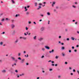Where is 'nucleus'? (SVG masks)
Wrapping results in <instances>:
<instances>
[{
  "label": "nucleus",
  "mask_w": 79,
  "mask_h": 79,
  "mask_svg": "<svg viewBox=\"0 0 79 79\" xmlns=\"http://www.w3.org/2000/svg\"><path fill=\"white\" fill-rule=\"evenodd\" d=\"M10 27L12 29H13L15 27V25L14 24H12L11 25Z\"/></svg>",
  "instance_id": "1"
},
{
  "label": "nucleus",
  "mask_w": 79,
  "mask_h": 79,
  "mask_svg": "<svg viewBox=\"0 0 79 79\" xmlns=\"http://www.w3.org/2000/svg\"><path fill=\"white\" fill-rule=\"evenodd\" d=\"M40 30L41 31H44L45 30V27H42L41 28Z\"/></svg>",
  "instance_id": "2"
},
{
  "label": "nucleus",
  "mask_w": 79,
  "mask_h": 79,
  "mask_svg": "<svg viewBox=\"0 0 79 79\" xmlns=\"http://www.w3.org/2000/svg\"><path fill=\"white\" fill-rule=\"evenodd\" d=\"M11 32L13 35H14L16 33V31H15V30H13L11 31Z\"/></svg>",
  "instance_id": "3"
},
{
  "label": "nucleus",
  "mask_w": 79,
  "mask_h": 79,
  "mask_svg": "<svg viewBox=\"0 0 79 79\" xmlns=\"http://www.w3.org/2000/svg\"><path fill=\"white\" fill-rule=\"evenodd\" d=\"M45 48L46 49H47V50H49L50 48V47L48 46H45Z\"/></svg>",
  "instance_id": "4"
},
{
  "label": "nucleus",
  "mask_w": 79,
  "mask_h": 79,
  "mask_svg": "<svg viewBox=\"0 0 79 79\" xmlns=\"http://www.w3.org/2000/svg\"><path fill=\"white\" fill-rule=\"evenodd\" d=\"M29 33V31H27L26 33H24V35H27Z\"/></svg>",
  "instance_id": "5"
},
{
  "label": "nucleus",
  "mask_w": 79,
  "mask_h": 79,
  "mask_svg": "<svg viewBox=\"0 0 79 79\" xmlns=\"http://www.w3.org/2000/svg\"><path fill=\"white\" fill-rule=\"evenodd\" d=\"M18 41H19V40H18V39L16 40L15 41V44H16L18 42Z\"/></svg>",
  "instance_id": "6"
},
{
  "label": "nucleus",
  "mask_w": 79,
  "mask_h": 79,
  "mask_svg": "<svg viewBox=\"0 0 79 79\" xmlns=\"http://www.w3.org/2000/svg\"><path fill=\"white\" fill-rule=\"evenodd\" d=\"M43 39H44L43 38L41 37L40 39H38V40H39V41H42Z\"/></svg>",
  "instance_id": "7"
},
{
  "label": "nucleus",
  "mask_w": 79,
  "mask_h": 79,
  "mask_svg": "<svg viewBox=\"0 0 79 79\" xmlns=\"http://www.w3.org/2000/svg\"><path fill=\"white\" fill-rule=\"evenodd\" d=\"M24 59H23L21 61V63H23L24 62Z\"/></svg>",
  "instance_id": "8"
},
{
  "label": "nucleus",
  "mask_w": 79,
  "mask_h": 79,
  "mask_svg": "<svg viewBox=\"0 0 79 79\" xmlns=\"http://www.w3.org/2000/svg\"><path fill=\"white\" fill-rule=\"evenodd\" d=\"M2 73H5L6 72V70H2Z\"/></svg>",
  "instance_id": "9"
},
{
  "label": "nucleus",
  "mask_w": 79,
  "mask_h": 79,
  "mask_svg": "<svg viewBox=\"0 0 79 79\" xmlns=\"http://www.w3.org/2000/svg\"><path fill=\"white\" fill-rule=\"evenodd\" d=\"M53 52H54V50L52 49V51H49V53H53Z\"/></svg>",
  "instance_id": "10"
},
{
  "label": "nucleus",
  "mask_w": 79,
  "mask_h": 79,
  "mask_svg": "<svg viewBox=\"0 0 79 79\" xmlns=\"http://www.w3.org/2000/svg\"><path fill=\"white\" fill-rule=\"evenodd\" d=\"M25 8V11H27L28 10L27 9V7L26 6L24 7Z\"/></svg>",
  "instance_id": "11"
},
{
  "label": "nucleus",
  "mask_w": 79,
  "mask_h": 79,
  "mask_svg": "<svg viewBox=\"0 0 79 79\" xmlns=\"http://www.w3.org/2000/svg\"><path fill=\"white\" fill-rule=\"evenodd\" d=\"M24 76V73H22L19 75L20 76Z\"/></svg>",
  "instance_id": "12"
},
{
  "label": "nucleus",
  "mask_w": 79,
  "mask_h": 79,
  "mask_svg": "<svg viewBox=\"0 0 79 79\" xmlns=\"http://www.w3.org/2000/svg\"><path fill=\"white\" fill-rule=\"evenodd\" d=\"M55 2H53L52 3V6L53 7V6H54V5H55Z\"/></svg>",
  "instance_id": "13"
},
{
  "label": "nucleus",
  "mask_w": 79,
  "mask_h": 79,
  "mask_svg": "<svg viewBox=\"0 0 79 79\" xmlns=\"http://www.w3.org/2000/svg\"><path fill=\"white\" fill-rule=\"evenodd\" d=\"M35 6H37V2L35 3Z\"/></svg>",
  "instance_id": "14"
},
{
  "label": "nucleus",
  "mask_w": 79,
  "mask_h": 79,
  "mask_svg": "<svg viewBox=\"0 0 79 79\" xmlns=\"http://www.w3.org/2000/svg\"><path fill=\"white\" fill-rule=\"evenodd\" d=\"M11 59H12V60H13V61H15V57H11Z\"/></svg>",
  "instance_id": "15"
},
{
  "label": "nucleus",
  "mask_w": 79,
  "mask_h": 79,
  "mask_svg": "<svg viewBox=\"0 0 79 79\" xmlns=\"http://www.w3.org/2000/svg\"><path fill=\"white\" fill-rule=\"evenodd\" d=\"M26 15H29V12L27 11L26 13Z\"/></svg>",
  "instance_id": "16"
},
{
  "label": "nucleus",
  "mask_w": 79,
  "mask_h": 79,
  "mask_svg": "<svg viewBox=\"0 0 79 79\" xmlns=\"http://www.w3.org/2000/svg\"><path fill=\"white\" fill-rule=\"evenodd\" d=\"M13 69L12 68H11L10 70H9V71H13Z\"/></svg>",
  "instance_id": "17"
},
{
  "label": "nucleus",
  "mask_w": 79,
  "mask_h": 79,
  "mask_svg": "<svg viewBox=\"0 0 79 79\" xmlns=\"http://www.w3.org/2000/svg\"><path fill=\"white\" fill-rule=\"evenodd\" d=\"M23 40H26V39H27V38H26V37H23Z\"/></svg>",
  "instance_id": "18"
},
{
  "label": "nucleus",
  "mask_w": 79,
  "mask_h": 79,
  "mask_svg": "<svg viewBox=\"0 0 79 79\" xmlns=\"http://www.w3.org/2000/svg\"><path fill=\"white\" fill-rule=\"evenodd\" d=\"M42 50L43 51V52H44L45 50V49L44 48H42Z\"/></svg>",
  "instance_id": "19"
},
{
  "label": "nucleus",
  "mask_w": 79,
  "mask_h": 79,
  "mask_svg": "<svg viewBox=\"0 0 79 79\" xmlns=\"http://www.w3.org/2000/svg\"><path fill=\"white\" fill-rule=\"evenodd\" d=\"M47 15H48V16H50V13L49 12H47Z\"/></svg>",
  "instance_id": "20"
},
{
  "label": "nucleus",
  "mask_w": 79,
  "mask_h": 79,
  "mask_svg": "<svg viewBox=\"0 0 79 79\" xmlns=\"http://www.w3.org/2000/svg\"><path fill=\"white\" fill-rule=\"evenodd\" d=\"M61 50H64V47H61Z\"/></svg>",
  "instance_id": "21"
},
{
  "label": "nucleus",
  "mask_w": 79,
  "mask_h": 79,
  "mask_svg": "<svg viewBox=\"0 0 79 79\" xmlns=\"http://www.w3.org/2000/svg\"><path fill=\"white\" fill-rule=\"evenodd\" d=\"M3 42H1L0 43V45H2L3 44Z\"/></svg>",
  "instance_id": "22"
},
{
  "label": "nucleus",
  "mask_w": 79,
  "mask_h": 79,
  "mask_svg": "<svg viewBox=\"0 0 79 79\" xmlns=\"http://www.w3.org/2000/svg\"><path fill=\"white\" fill-rule=\"evenodd\" d=\"M71 39L72 40H74V38L73 37H72L71 38Z\"/></svg>",
  "instance_id": "23"
},
{
  "label": "nucleus",
  "mask_w": 79,
  "mask_h": 79,
  "mask_svg": "<svg viewBox=\"0 0 79 79\" xmlns=\"http://www.w3.org/2000/svg\"><path fill=\"white\" fill-rule=\"evenodd\" d=\"M40 8H41V6H39V8L37 9V10H39Z\"/></svg>",
  "instance_id": "24"
},
{
  "label": "nucleus",
  "mask_w": 79,
  "mask_h": 79,
  "mask_svg": "<svg viewBox=\"0 0 79 79\" xmlns=\"http://www.w3.org/2000/svg\"><path fill=\"white\" fill-rule=\"evenodd\" d=\"M19 16V15H15V17H17L18 16Z\"/></svg>",
  "instance_id": "25"
},
{
  "label": "nucleus",
  "mask_w": 79,
  "mask_h": 79,
  "mask_svg": "<svg viewBox=\"0 0 79 79\" xmlns=\"http://www.w3.org/2000/svg\"><path fill=\"white\" fill-rule=\"evenodd\" d=\"M11 2L13 3H15V1H14V0H12Z\"/></svg>",
  "instance_id": "26"
},
{
  "label": "nucleus",
  "mask_w": 79,
  "mask_h": 79,
  "mask_svg": "<svg viewBox=\"0 0 79 79\" xmlns=\"http://www.w3.org/2000/svg\"><path fill=\"white\" fill-rule=\"evenodd\" d=\"M28 28L27 27H26V31H27V30H28Z\"/></svg>",
  "instance_id": "27"
},
{
  "label": "nucleus",
  "mask_w": 79,
  "mask_h": 79,
  "mask_svg": "<svg viewBox=\"0 0 79 79\" xmlns=\"http://www.w3.org/2000/svg\"><path fill=\"white\" fill-rule=\"evenodd\" d=\"M35 40V39H36V36H35L33 38Z\"/></svg>",
  "instance_id": "28"
},
{
  "label": "nucleus",
  "mask_w": 79,
  "mask_h": 79,
  "mask_svg": "<svg viewBox=\"0 0 79 79\" xmlns=\"http://www.w3.org/2000/svg\"><path fill=\"white\" fill-rule=\"evenodd\" d=\"M18 55L19 56H21V54L20 53H19Z\"/></svg>",
  "instance_id": "29"
},
{
  "label": "nucleus",
  "mask_w": 79,
  "mask_h": 79,
  "mask_svg": "<svg viewBox=\"0 0 79 79\" xmlns=\"http://www.w3.org/2000/svg\"><path fill=\"white\" fill-rule=\"evenodd\" d=\"M62 55L63 56H64V55H65V54L64 53H62Z\"/></svg>",
  "instance_id": "30"
},
{
  "label": "nucleus",
  "mask_w": 79,
  "mask_h": 79,
  "mask_svg": "<svg viewBox=\"0 0 79 79\" xmlns=\"http://www.w3.org/2000/svg\"><path fill=\"white\" fill-rule=\"evenodd\" d=\"M6 20H7V21H8V20H10L8 19L7 18H6Z\"/></svg>",
  "instance_id": "31"
},
{
  "label": "nucleus",
  "mask_w": 79,
  "mask_h": 79,
  "mask_svg": "<svg viewBox=\"0 0 79 79\" xmlns=\"http://www.w3.org/2000/svg\"><path fill=\"white\" fill-rule=\"evenodd\" d=\"M73 7V8H76V6L73 5L72 6Z\"/></svg>",
  "instance_id": "32"
},
{
  "label": "nucleus",
  "mask_w": 79,
  "mask_h": 79,
  "mask_svg": "<svg viewBox=\"0 0 79 79\" xmlns=\"http://www.w3.org/2000/svg\"><path fill=\"white\" fill-rule=\"evenodd\" d=\"M4 20H5V19H2L1 20V21H4Z\"/></svg>",
  "instance_id": "33"
},
{
  "label": "nucleus",
  "mask_w": 79,
  "mask_h": 79,
  "mask_svg": "<svg viewBox=\"0 0 79 79\" xmlns=\"http://www.w3.org/2000/svg\"><path fill=\"white\" fill-rule=\"evenodd\" d=\"M28 24H31V21H28Z\"/></svg>",
  "instance_id": "34"
},
{
  "label": "nucleus",
  "mask_w": 79,
  "mask_h": 79,
  "mask_svg": "<svg viewBox=\"0 0 79 79\" xmlns=\"http://www.w3.org/2000/svg\"><path fill=\"white\" fill-rule=\"evenodd\" d=\"M58 78H60V77H61V76H60V75H59V76H58Z\"/></svg>",
  "instance_id": "35"
},
{
  "label": "nucleus",
  "mask_w": 79,
  "mask_h": 79,
  "mask_svg": "<svg viewBox=\"0 0 79 79\" xmlns=\"http://www.w3.org/2000/svg\"><path fill=\"white\" fill-rule=\"evenodd\" d=\"M53 11L54 12H56V9H54Z\"/></svg>",
  "instance_id": "36"
},
{
  "label": "nucleus",
  "mask_w": 79,
  "mask_h": 79,
  "mask_svg": "<svg viewBox=\"0 0 79 79\" xmlns=\"http://www.w3.org/2000/svg\"><path fill=\"white\" fill-rule=\"evenodd\" d=\"M15 72H16V73H18V70H15Z\"/></svg>",
  "instance_id": "37"
},
{
  "label": "nucleus",
  "mask_w": 79,
  "mask_h": 79,
  "mask_svg": "<svg viewBox=\"0 0 79 79\" xmlns=\"http://www.w3.org/2000/svg\"><path fill=\"white\" fill-rule=\"evenodd\" d=\"M56 59H58V56H56Z\"/></svg>",
  "instance_id": "38"
},
{
  "label": "nucleus",
  "mask_w": 79,
  "mask_h": 79,
  "mask_svg": "<svg viewBox=\"0 0 79 79\" xmlns=\"http://www.w3.org/2000/svg\"><path fill=\"white\" fill-rule=\"evenodd\" d=\"M28 35H31V33H30V32H29V33H28Z\"/></svg>",
  "instance_id": "39"
},
{
  "label": "nucleus",
  "mask_w": 79,
  "mask_h": 79,
  "mask_svg": "<svg viewBox=\"0 0 79 79\" xmlns=\"http://www.w3.org/2000/svg\"><path fill=\"white\" fill-rule=\"evenodd\" d=\"M52 69H49V71H52Z\"/></svg>",
  "instance_id": "40"
},
{
  "label": "nucleus",
  "mask_w": 79,
  "mask_h": 79,
  "mask_svg": "<svg viewBox=\"0 0 79 79\" xmlns=\"http://www.w3.org/2000/svg\"><path fill=\"white\" fill-rule=\"evenodd\" d=\"M18 59L19 60H21V57H19V58H18Z\"/></svg>",
  "instance_id": "41"
},
{
  "label": "nucleus",
  "mask_w": 79,
  "mask_h": 79,
  "mask_svg": "<svg viewBox=\"0 0 79 79\" xmlns=\"http://www.w3.org/2000/svg\"><path fill=\"white\" fill-rule=\"evenodd\" d=\"M56 9H58V8H59V7H58V6H57L56 7Z\"/></svg>",
  "instance_id": "42"
},
{
  "label": "nucleus",
  "mask_w": 79,
  "mask_h": 79,
  "mask_svg": "<svg viewBox=\"0 0 79 79\" xmlns=\"http://www.w3.org/2000/svg\"><path fill=\"white\" fill-rule=\"evenodd\" d=\"M65 64H68V62H65Z\"/></svg>",
  "instance_id": "43"
},
{
  "label": "nucleus",
  "mask_w": 79,
  "mask_h": 79,
  "mask_svg": "<svg viewBox=\"0 0 79 79\" xmlns=\"http://www.w3.org/2000/svg\"><path fill=\"white\" fill-rule=\"evenodd\" d=\"M77 72L78 73V74H79V71L78 70H77Z\"/></svg>",
  "instance_id": "44"
},
{
  "label": "nucleus",
  "mask_w": 79,
  "mask_h": 79,
  "mask_svg": "<svg viewBox=\"0 0 79 79\" xmlns=\"http://www.w3.org/2000/svg\"><path fill=\"white\" fill-rule=\"evenodd\" d=\"M5 34V32H3L2 33H1V34Z\"/></svg>",
  "instance_id": "45"
},
{
  "label": "nucleus",
  "mask_w": 79,
  "mask_h": 79,
  "mask_svg": "<svg viewBox=\"0 0 79 79\" xmlns=\"http://www.w3.org/2000/svg\"><path fill=\"white\" fill-rule=\"evenodd\" d=\"M51 65L52 66H55V65L53 64H51Z\"/></svg>",
  "instance_id": "46"
},
{
  "label": "nucleus",
  "mask_w": 79,
  "mask_h": 79,
  "mask_svg": "<svg viewBox=\"0 0 79 79\" xmlns=\"http://www.w3.org/2000/svg\"><path fill=\"white\" fill-rule=\"evenodd\" d=\"M70 74L71 76H73V73H70Z\"/></svg>",
  "instance_id": "47"
},
{
  "label": "nucleus",
  "mask_w": 79,
  "mask_h": 79,
  "mask_svg": "<svg viewBox=\"0 0 79 79\" xmlns=\"http://www.w3.org/2000/svg\"><path fill=\"white\" fill-rule=\"evenodd\" d=\"M69 53L71 52V50H69Z\"/></svg>",
  "instance_id": "48"
},
{
  "label": "nucleus",
  "mask_w": 79,
  "mask_h": 79,
  "mask_svg": "<svg viewBox=\"0 0 79 79\" xmlns=\"http://www.w3.org/2000/svg\"><path fill=\"white\" fill-rule=\"evenodd\" d=\"M67 40H68V41L69 40V38H67Z\"/></svg>",
  "instance_id": "49"
},
{
  "label": "nucleus",
  "mask_w": 79,
  "mask_h": 79,
  "mask_svg": "<svg viewBox=\"0 0 79 79\" xmlns=\"http://www.w3.org/2000/svg\"><path fill=\"white\" fill-rule=\"evenodd\" d=\"M73 72H76V70H75V69H73Z\"/></svg>",
  "instance_id": "50"
},
{
  "label": "nucleus",
  "mask_w": 79,
  "mask_h": 79,
  "mask_svg": "<svg viewBox=\"0 0 79 79\" xmlns=\"http://www.w3.org/2000/svg\"><path fill=\"white\" fill-rule=\"evenodd\" d=\"M44 58V56H43L41 57V58Z\"/></svg>",
  "instance_id": "51"
},
{
  "label": "nucleus",
  "mask_w": 79,
  "mask_h": 79,
  "mask_svg": "<svg viewBox=\"0 0 79 79\" xmlns=\"http://www.w3.org/2000/svg\"><path fill=\"white\" fill-rule=\"evenodd\" d=\"M26 65H29V64L28 63H26Z\"/></svg>",
  "instance_id": "52"
},
{
  "label": "nucleus",
  "mask_w": 79,
  "mask_h": 79,
  "mask_svg": "<svg viewBox=\"0 0 79 79\" xmlns=\"http://www.w3.org/2000/svg\"><path fill=\"white\" fill-rule=\"evenodd\" d=\"M74 52H77V50L76 49L74 50Z\"/></svg>",
  "instance_id": "53"
},
{
  "label": "nucleus",
  "mask_w": 79,
  "mask_h": 79,
  "mask_svg": "<svg viewBox=\"0 0 79 79\" xmlns=\"http://www.w3.org/2000/svg\"><path fill=\"white\" fill-rule=\"evenodd\" d=\"M61 36H59V39H61Z\"/></svg>",
  "instance_id": "54"
},
{
  "label": "nucleus",
  "mask_w": 79,
  "mask_h": 79,
  "mask_svg": "<svg viewBox=\"0 0 79 79\" xmlns=\"http://www.w3.org/2000/svg\"><path fill=\"white\" fill-rule=\"evenodd\" d=\"M72 49H74V46H72Z\"/></svg>",
  "instance_id": "55"
},
{
  "label": "nucleus",
  "mask_w": 79,
  "mask_h": 79,
  "mask_svg": "<svg viewBox=\"0 0 79 79\" xmlns=\"http://www.w3.org/2000/svg\"><path fill=\"white\" fill-rule=\"evenodd\" d=\"M33 23H34L35 24H36V23L35 22H33Z\"/></svg>",
  "instance_id": "56"
},
{
  "label": "nucleus",
  "mask_w": 79,
  "mask_h": 79,
  "mask_svg": "<svg viewBox=\"0 0 79 79\" xmlns=\"http://www.w3.org/2000/svg\"><path fill=\"white\" fill-rule=\"evenodd\" d=\"M14 20H12L11 21L12 23H13L14 22Z\"/></svg>",
  "instance_id": "57"
},
{
  "label": "nucleus",
  "mask_w": 79,
  "mask_h": 79,
  "mask_svg": "<svg viewBox=\"0 0 79 79\" xmlns=\"http://www.w3.org/2000/svg\"><path fill=\"white\" fill-rule=\"evenodd\" d=\"M14 61H15V62L18 61V60H17L15 59V60H14Z\"/></svg>",
  "instance_id": "58"
},
{
  "label": "nucleus",
  "mask_w": 79,
  "mask_h": 79,
  "mask_svg": "<svg viewBox=\"0 0 79 79\" xmlns=\"http://www.w3.org/2000/svg\"><path fill=\"white\" fill-rule=\"evenodd\" d=\"M52 63H54V61H51Z\"/></svg>",
  "instance_id": "59"
},
{
  "label": "nucleus",
  "mask_w": 79,
  "mask_h": 79,
  "mask_svg": "<svg viewBox=\"0 0 79 79\" xmlns=\"http://www.w3.org/2000/svg\"><path fill=\"white\" fill-rule=\"evenodd\" d=\"M23 37H20V39H23Z\"/></svg>",
  "instance_id": "60"
},
{
  "label": "nucleus",
  "mask_w": 79,
  "mask_h": 79,
  "mask_svg": "<svg viewBox=\"0 0 79 79\" xmlns=\"http://www.w3.org/2000/svg\"><path fill=\"white\" fill-rule=\"evenodd\" d=\"M39 5H42V3H39Z\"/></svg>",
  "instance_id": "61"
},
{
  "label": "nucleus",
  "mask_w": 79,
  "mask_h": 79,
  "mask_svg": "<svg viewBox=\"0 0 79 79\" xmlns=\"http://www.w3.org/2000/svg\"><path fill=\"white\" fill-rule=\"evenodd\" d=\"M23 53H26V51H24V52H23Z\"/></svg>",
  "instance_id": "62"
},
{
  "label": "nucleus",
  "mask_w": 79,
  "mask_h": 79,
  "mask_svg": "<svg viewBox=\"0 0 79 79\" xmlns=\"http://www.w3.org/2000/svg\"><path fill=\"white\" fill-rule=\"evenodd\" d=\"M69 69L71 70V69H72L71 68V67H69Z\"/></svg>",
  "instance_id": "63"
},
{
  "label": "nucleus",
  "mask_w": 79,
  "mask_h": 79,
  "mask_svg": "<svg viewBox=\"0 0 79 79\" xmlns=\"http://www.w3.org/2000/svg\"><path fill=\"white\" fill-rule=\"evenodd\" d=\"M77 32L78 34H79V31H77Z\"/></svg>",
  "instance_id": "64"
}]
</instances>
